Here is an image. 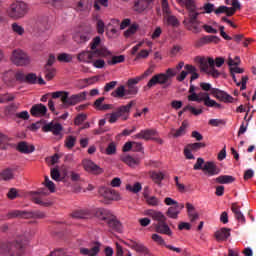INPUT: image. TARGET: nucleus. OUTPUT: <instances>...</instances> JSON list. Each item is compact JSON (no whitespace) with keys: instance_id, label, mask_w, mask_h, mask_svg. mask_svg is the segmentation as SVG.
<instances>
[{"instance_id":"26","label":"nucleus","mask_w":256,"mask_h":256,"mask_svg":"<svg viewBox=\"0 0 256 256\" xmlns=\"http://www.w3.org/2000/svg\"><path fill=\"white\" fill-rule=\"evenodd\" d=\"M229 237H231V229L229 228H222L215 233L217 241H227Z\"/></svg>"},{"instance_id":"35","label":"nucleus","mask_w":256,"mask_h":256,"mask_svg":"<svg viewBox=\"0 0 256 256\" xmlns=\"http://www.w3.org/2000/svg\"><path fill=\"white\" fill-rule=\"evenodd\" d=\"M13 171H15V169L6 168L0 173V179H2L3 181H11V179L15 177V174H13Z\"/></svg>"},{"instance_id":"22","label":"nucleus","mask_w":256,"mask_h":256,"mask_svg":"<svg viewBox=\"0 0 256 256\" xmlns=\"http://www.w3.org/2000/svg\"><path fill=\"white\" fill-rule=\"evenodd\" d=\"M153 5V0H136L134 2V11L136 13H143L146 9H149Z\"/></svg>"},{"instance_id":"37","label":"nucleus","mask_w":256,"mask_h":256,"mask_svg":"<svg viewBox=\"0 0 256 256\" xmlns=\"http://www.w3.org/2000/svg\"><path fill=\"white\" fill-rule=\"evenodd\" d=\"M216 183H220L221 185H229V183H233L235 181V177L230 175H221L215 179Z\"/></svg>"},{"instance_id":"24","label":"nucleus","mask_w":256,"mask_h":256,"mask_svg":"<svg viewBox=\"0 0 256 256\" xmlns=\"http://www.w3.org/2000/svg\"><path fill=\"white\" fill-rule=\"evenodd\" d=\"M17 150L20 153H23L24 155H29L35 151V146L34 145H29V143L22 141L18 143L17 145Z\"/></svg>"},{"instance_id":"56","label":"nucleus","mask_w":256,"mask_h":256,"mask_svg":"<svg viewBox=\"0 0 256 256\" xmlns=\"http://www.w3.org/2000/svg\"><path fill=\"white\" fill-rule=\"evenodd\" d=\"M228 65L229 67H237L239 65H241V58L239 56H235L234 59L229 56L228 58Z\"/></svg>"},{"instance_id":"4","label":"nucleus","mask_w":256,"mask_h":256,"mask_svg":"<svg viewBox=\"0 0 256 256\" xmlns=\"http://www.w3.org/2000/svg\"><path fill=\"white\" fill-rule=\"evenodd\" d=\"M25 243L21 239L14 241H3L0 243V255L21 256Z\"/></svg>"},{"instance_id":"9","label":"nucleus","mask_w":256,"mask_h":256,"mask_svg":"<svg viewBox=\"0 0 256 256\" xmlns=\"http://www.w3.org/2000/svg\"><path fill=\"white\" fill-rule=\"evenodd\" d=\"M8 219H45V213L41 211L27 212L21 210H13L7 214Z\"/></svg>"},{"instance_id":"59","label":"nucleus","mask_w":256,"mask_h":256,"mask_svg":"<svg viewBox=\"0 0 256 256\" xmlns=\"http://www.w3.org/2000/svg\"><path fill=\"white\" fill-rule=\"evenodd\" d=\"M199 64H200V69L201 71H204V73L209 72V65L207 64V59L205 58H199Z\"/></svg>"},{"instance_id":"12","label":"nucleus","mask_w":256,"mask_h":256,"mask_svg":"<svg viewBox=\"0 0 256 256\" xmlns=\"http://www.w3.org/2000/svg\"><path fill=\"white\" fill-rule=\"evenodd\" d=\"M12 61L14 65H18L23 67V65H29L31 63V59L27 53L23 52L22 50H15L12 54Z\"/></svg>"},{"instance_id":"48","label":"nucleus","mask_w":256,"mask_h":256,"mask_svg":"<svg viewBox=\"0 0 256 256\" xmlns=\"http://www.w3.org/2000/svg\"><path fill=\"white\" fill-rule=\"evenodd\" d=\"M14 78L17 83H25L26 74L23 70H18L14 73Z\"/></svg>"},{"instance_id":"27","label":"nucleus","mask_w":256,"mask_h":256,"mask_svg":"<svg viewBox=\"0 0 256 256\" xmlns=\"http://www.w3.org/2000/svg\"><path fill=\"white\" fill-rule=\"evenodd\" d=\"M231 211L234 213V217L237 219V221H239V223H245V215H243L241 208L237 205V203L232 204Z\"/></svg>"},{"instance_id":"20","label":"nucleus","mask_w":256,"mask_h":256,"mask_svg":"<svg viewBox=\"0 0 256 256\" xmlns=\"http://www.w3.org/2000/svg\"><path fill=\"white\" fill-rule=\"evenodd\" d=\"M73 39L78 45H83V43H87L91 39V30L87 29L83 32H78L74 35Z\"/></svg>"},{"instance_id":"33","label":"nucleus","mask_w":256,"mask_h":256,"mask_svg":"<svg viewBox=\"0 0 256 256\" xmlns=\"http://www.w3.org/2000/svg\"><path fill=\"white\" fill-rule=\"evenodd\" d=\"M149 217H152L154 221H158V223H162L163 221H167V217L163 215L160 211L150 210L148 212Z\"/></svg>"},{"instance_id":"15","label":"nucleus","mask_w":256,"mask_h":256,"mask_svg":"<svg viewBox=\"0 0 256 256\" xmlns=\"http://www.w3.org/2000/svg\"><path fill=\"white\" fill-rule=\"evenodd\" d=\"M155 135H157V131L155 129H144L133 135L132 139H143V141H151Z\"/></svg>"},{"instance_id":"55","label":"nucleus","mask_w":256,"mask_h":256,"mask_svg":"<svg viewBox=\"0 0 256 256\" xmlns=\"http://www.w3.org/2000/svg\"><path fill=\"white\" fill-rule=\"evenodd\" d=\"M230 8L227 6H220L214 10L215 15H221V13H226L227 17H233V14H229Z\"/></svg>"},{"instance_id":"44","label":"nucleus","mask_w":256,"mask_h":256,"mask_svg":"<svg viewBox=\"0 0 256 256\" xmlns=\"http://www.w3.org/2000/svg\"><path fill=\"white\" fill-rule=\"evenodd\" d=\"M56 69L53 67H44V75L47 81H51L55 77Z\"/></svg>"},{"instance_id":"10","label":"nucleus","mask_w":256,"mask_h":256,"mask_svg":"<svg viewBox=\"0 0 256 256\" xmlns=\"http://www.w3.org/2000/svg\"><path fill=\"white\" fill-rule=\"evenodd\" d=\"M62 101L64 105H77V103H83V101H87V92L73 94L70 97L69 92L65 93V95L62 97Z\"/></svg>"},{"instance_id":"54","label":"nucleus","mask_w":256,"mask_h":256,"mask_svg":"<svg viewBox=\"0 0 256 256\" xmlns=\"http://www.w3.org/2000/svg\"><path fill=\"white\" fill-rule=\"evenodd\" d=\"M151 238L154 243H157V245H161L162 247H165L167 245L165 239H163L159 234H152Z\"/></svg>"},{"instance_id":"1","label":"nucleus","mask_w":256,"mask_h":256,"mask_svg":"<svg viewBox=\"0 0 256 256\" xmlns=\"http://www.w3.org/2000/svg\"><path fill=\"white\" fill-rule=\"evenodd\" d=\"M140 81H143V77L128 79L126 88L124 85H121L111 93V97H114L115 99H123V97H125V99H131V97H135V95L139 93V87H137V84Z\"/></svg>"},{"instance_id":"36","label":"nucleus","mask_w":256,"mask_h":256,"mask_svg":"<svg viewBox=\"0 0 256 256\" xmlns=\"http://www.w3.org/2000/svg\"><path fill=\"white\" fill-rule=\"evenodd\" d=\"M101 250L100 245L97 244L94 247H92L91 249L89 248H81L80 249V253L81 255H97L99 253V251Z\"/></svg>"},{"instance_id":"40","label":"nucleus","mask_w":256,"mask_h":256,"mask_svg":"<svg viewBox=\"0 0 256 256\" xmlns=\"http://www.w3.org/2000/svg\"><path fill=\"white\" fill-rule=\"evenodd\" d=\"M60 63H71L73 61V55L67 53H60L57 56Z\"/></svg>"},{"instance_id":"61","label":"nucleus","mask_w":256,"mask_h":256,"mask_svg":"<svg viewBox=\"0 0 256 256\" xmlns=\"http://www.w3.org/2000/svg\"><path fill=\"white\" fill-rule=\"evenodd\" d=\"M18 108L19 107L17 106V104L12 103L6 107L5 113H6V115H13L17 111Z\"/></svg>"},{"instance_id":"46","label":"nucleus","mask_w":256,"mask_h":256,"mask_svg":"<svg viewBox=\"0 0 256 256\" xmlns=\"http://www.w3.org/2000/svg\"><path fill=\"white\" fill-rule=\"evenodd\" d=\"M143 189V186H141V183L136 182L133 186L130 184L126 185V190L130 191L131 193H139Z\"/></svg>"},{"instance_id":"64","label":"nucleus","mask_w":256,"mask_h":256,"mask_svg":"<svg viewBox=\"0 0 256 256\" xmlns=\"http://www.w3.org/2000/svg\"><path fill=\"white\" fill-rule=\"evenodd\" d=\"M203 10H204V13H213V11L215 12V5L214 4H211V3H205L203 5Z\"/></svg>"},{"instance_id":"28","label":"nucleus","mask_w":256,"mask_h":256,"mask_svg":"<svg viewBox=\"0 0 256 256\" xmlns=\"http://www.w3.org/2000/svg\"><path fill=\"white\" fill-rule=\"evenodd\" d=\"M73 219H91L92 214L91 211L84 209V210H76L72 214Z\"/></svg>"},{"instance_id":"18","label":"nucleus","mask_w":256,"mask_h":256,"mask_svg":"<svg viewBox=\"0 0 256 256\" xmlns=\"http://www.w3.org/2000/svg\"><path fill=\"white\" fill-rule=\"evenodd\" d=\"M155 231L156 233H160V235H167L168 237L173 235V231L169 227V224H167V220L157 222L155 225Z\"/></svg>"},{"instance_id":"60","label":"nucleus","mask_w":256,"mask_h":256,"mask_svg":"<svg viewBox=\"0 0 256 256\" xmlns=\"http://www.w3.org/2000/svg\"><path fill=\"white\" fill-rule=\"evenodd\" d=\"M205 159L198 158L196 163L194 164V171H203V166L205 165Z\"/></svg>"},{"instance_id":"42","label":"nucleus","mask_w":256,"mask_h":256,"mask_svg":"<svg viewBox=\"0 0 256 256\" xmlns=\"http://www.w3.org/2000/svg\"><path fill=\"white\" fill-rule=\"evenodd\" d=\"M139 30V24H132L125 32L124 37L129 38L135 35Z\"/></svg>"},{"instance_id":"29","label":"nucleus","mask_w":256,"mask_h":256,"mask_svg":"<svg viewBox=\"0 0 256 256\" xmlns=\"http://www.w3.org/2000/svg\"><path fill=\"white\" fill-rule=\"evenodd\" d=\"M121 161L128 165V167H137L139 163H141V160L138 158H133V156L130 155L122 156Z\"/></svg>"},{"instance_id":"11","label":"nucleus","mask_w":256,"mask_h":256,"mask_svg":"<svg viewBox=\"0 0 256 256\" xmlns=\"http://www.w3.org/2000/svg\"><path fill=\"white\" fill-rule=\"evenodd\" d=\"M155 85H164V89H166V87H169V85H171V82H169L167 75H165V73H159L154 75L148 81L146 87L148 89H151V87H155Z\"/></svg>"},{"instance_id":"14","label":"nucleus","mask_w":256,"mask_h":256,"mask_svg":"<svg viewBox=\"0 0 256 256\" xmlns=\"http://www.w3.org/2000/svg\"><path fill=\"white\" fill-rule=\"evenodd\" d=\"M98 193L106 201H120L121 200V196L119 195V193H117V191L111 190L104 186L99 188Z\"/></svg>"},{"instance_id":"6","label":"nucleus","mask_w":256,"mask_h":256,"mask_svg":"<svg viewBox=\"0 0 256 256\" xmlns=\"http://www.w3.org/2000/svg\"><path fill=\"white\" fill-rule=\"evenodd\" d=\"M29 13V5L23 1L12 3L8 15L11 19H23Z\"/></svg>"},{"instance_id":"43","label":"nucleus","mask_w":256,"mask_h":256,"mask_svg":"<svg viewBox=\"0 0 256 256\" xmlns=\"http://www.w3.org/2000/svg\"><path fill=\"white\" fill-rule=\"evenodd\" d=\"M205 143L203 142H196L188 144L186 147L188 149H191L193 153H197V151H200L201 149L205 148Z\"/></svg>"},{"instance_id":"31","label":"nucleus","mask_w":256,"mask_h":256,"mask_svg":"<svg viewBox=\"0 0 256 256\" xmlns=\"http://www.w3.org/2000/svg\"><path fill=\"white\" fill-rule=\"evenodd\" d=\"M226 5H231L229 7L228 15H234V13L237 12V10L241 9V4L239 3V0H225Z\"/></svg>"},{"instance_id":"47","label":"nucleus","mask_w":256,"mask_h":256,"mask_svg":"<svg viewBox=\"0 0 256 256\" xmlns=\"http://www.w3.org/2000/svg\"><path fill=\"white\" fill-rule=\"evenodd\" d=\"M98 45H101V37L96 36L92 42L90 43V49L91 51H99L101 50L103 47L97 48Z\"/></svg>"},{"instance_id":"16","label":"nucleus","mask_w":256,"mask_h":256,"mask_svg":"<svg viewBox=\"0 0 256 256\" xmlns=\"http://www.w3.org/2000/svg\"><path fill=\"white\" fill-rule=\"evenodd\" d=\"M42 131H44V133H53V135L57 136L61 135L63 126L60 123L50 122L42 127Z\"/></svg>"},{"instance_id":"45","label":"nucleus","mask_w":256,"mask_h":256,"mask_svg":"<svg viewBox=\"0 0 256 256\" xmlns=\"http://www.w3.org/2000/svg\"><path fill=\"white\" fill-rule=\"evenodd\" d=\"M145 201H146L147 205H150L151 207H157L161 203L159 198H157L155 196H148L145 198Z\"/></svg>"},{"instance_id":"17","label":"nucleus","mask_w":256,"mask_h":256,"mask_svg":"<svg viewBox=\"0 0 256 256\" xmlns=\"http://www.w3.org/2000/svg\"><path fill=\"white\" fill-rule=\"evenodd\" d=\"M212 96L224 103H233V96L227 94L223 90H219V88L212 89Z\"/></svg>"},{"instance_id":"8","label":"nucleus","mask_w":256,"mask_h":256,"mask_svg":"<svg viewBox=\"0 0 256 256\" xmlns=\"http://www.w3.org/2000/svg\"><path fill=\"white\" fill-rule=\"evenodd\" d=\"M197 17H199V12L196 9L189 10L188 18L183 21V25H185L188 31H192V33H201V26H199L201 22H199Z\"/></svg>"},{"instance_id":"5","label":"nucleus","mask_w":256,"mask_h":256,"mask_svg":"<svg viewBox=\"0 0 256 256\" xmlns=\"http://www.w3.org/2000/svg\"><path fill=\"white\" fill-rule=\"evenodd\" d=\"M99 57H111V51L105 47L95 51H82L78 54L77 59L81 63H93V59Z\"/></svg>"},{"instance_id":"49","label":"nucleus","mask_w":256,"mask_h":256,"mask_svg":"<svg viewBox=\"0 0 256 256\" xmlns=\"http://www.w3.org/2000/svg\"><path fill=\"white\" fill-rule=\"evenodd\" d=\"M75 143H77V137L68 136L65 140V147H67V149H73L75 147Z\"/></svg>"},{"instance_id":"34","label":"nucleus","mask_w":256,"mask_h":256,"mask_svg":"<svg viewBox=\"0 0 256 256\" xmlns=\"http://www.w3.org/2000/svg\"><path fill=\"white\" fill-rule=\"evenodd\" d=\"M164 22L166 23V25H170L171 27H179V20L174 15L165 14Z\"/></svg>"},{"instance_id":"52","label":"nucleus","mask_w":256,"mask_h":256,"mask_svg":"<svg viewBox=\"0 0 256 256\" xmlns=\"http://www.w3.org/2000/svg\"><path fill=\"white\" fill-rule=\"evenodd\" d=\"M109 7V0H95L94 1V9L95 11H101V6Z\"/></svg>"},{"instance_id":"57","label":"nucleus","mask_w":256,"mask_h":256,"mask_svg":"<svg viewBox=\"0 0 256 256\" xmlns=\"http://www.w3.org/2000/svg\"><path fill=\"white\" fill-rule=\"evenodd\" d=\"M75 10L78 13H83V12L87 11V4H85V2L83 0H80L79 2H77L76 6H75Z\"/></svg>"},{"instance_id":"53","label":"nucleus","mask_w":256,"mask_h":256,"mask_svg":"<svg viewBox=\"0 0 256 256\" xmlns=\"http://www.w3.org/2000/svg\"><path fill=\"white\" fill-rule=\"evenodd\" d=\"M152 179L157 183L158 185L161 184L163 179H165V174L163 172H153L152 173Z\"/></svg>"},{"instance_id":"19","label":"nucleus","mask_w":256,"mask_h":256,"mask_svg":"<svg viewBox=\"0 0 256 256\" xmlns=\"http://www.w3.org/2000/svg\"><path fill=\"white\" fill-rule=\"evenodd\" d=\"M202 169H203L204 173H207L209 175V177L219 175V173L221 172V170H219V167H217V165L213 161H207L203 165Z\"/></svg>"},{"instance_id":"51","label":"nucleus","mask_w":256,"mask_h":256,"mask_svg":"<svg viewBox=\"0 0 256 256\" xmlns=\"http://www.w3.org/2000/svg\"><path fill=\"white\" fill-rule=\"evenodd\" d=\"M24 83H28L29 85H36V83H37V74H35V73H28L26 75Z\"/></svg>"},{"instance_id":"21","label":"nucleus","mask_w":256,"mask_h":256,"mask_svg":"<svg viewBox=\"0 0 256 256\" xmlns=\"http://www.w3.org/2000/svg\"><path fill=\"white\" fill-rule=\"evenodd\" d=\"M32 117H45L47 115V106L44 104H35L30 109Z\"/></svg>"},{"instance_id":"30","label":"nucleus","mask_w":256,"mask_h":256,"mask_svg":"<svg viewBox=\"0 0 256 256\" xmlns=\"http://www.w3.org/2000/svg\"><path fill=\"white\" fill-rule=\"evenodd\" d=\"M186 209H187L188 217L192 223L194 221H197V219H199V213L195 211V206H193V204L186 203Z\"/></svg>"},{"instance_id":"62","label":"nucleus","mask_w":256,"mask_h":256,"mask_svg":"<svg viewBox=\"0 0 256 256\" xmlns=\"http://www.w3.org/2000/svg\"><path fill=\"white\" fill-rule=\"evenodd\" d=\"M12 31H14V33H17V35H23V33H25V29L17 23L12 24Z\"/></svg>"},{"instance_id":"32","label":"nucleus","mask_w":256,"mask_h":256,"mask_svg":"<svg viewBox=\"0 0 256 256\" xmlns=\"http://www.w3.org/2000/svg\"><path fill=\"white\" fill-rule=\"evenodd\" d=\"M32 201L33 203H36V205H41L42 207H51V202L43 201V198L41 197L39 192L33 193Z\"/></svg>"},{"instance_id":"50","label":"nucleus","mask_w":256,"mask_h":256,"mask_svg":"<svg viewBox=\"0 0 256 256\" xmlns=\"http://www.w3.org/2000/svg\"><path fill=\"white\" fill-rule=\"evenodd\" d=\"M99 81V77L98 76H93L91 78H86L81 80V83H83V87H89V85H95V83H97Z\"/></svg>"},{"instance_id":"13","label":"nucleus","mask_w":256,"mask_h":256,"mask_svg":"<svg viewBox=\"0 0 256 256\" xmlns=\"http://www.w3.org/2000/svg\"><path fill=\"white\" fill-rule=\"evenodd\" d=\"M82 165L84 170L91 175H102V173L104 172L103 168H101L99 165L89 159L83 160Z\"/></svg>"},{"instance_id":"23","label":"nucleus","mask_w":256,"mask_h":256,"mask_svg":"<svg viewBox=\"0 0 256 256\" xmlns=\"http://www.w3.org/2000/svg\"><path fill=\"white\" fill-rule=\"evenodd\" d=\"M221 41L220 37L209 35V36H204L200 38L198 41L195 43V47H203V45H209V43H219Z\"/></svg>"},{"instance_id":"7","label":"nucleus","mask_w":256,"mask_h":256,"mask_svg":"<svg viewBox=\"0 0 256 256\" xmlns=\"http://www.w3.org/2000/svg\"><path fill=\"white\" fill-rule=\"evenodd\" d=\"M135 105V100H132L127 105H122L118 107L115 112L106 114V119H108V123H117V121H119V117H123L124 115L131 113V108Z\"/></svg>"},{"instance_id":"58","label":"nucleus","mask_w":256,"mask_h":256,"mask_svg":"<svg viewBox=\"0 0 256 256\" xmlns=\"http://www.w3.org/2000/svg\"><path fill=\"white\" fill-rule=\"evenodd\" d=\"M117 153V145L111 142L106 148V155H115Z\"/></svg>"},{"instance_id":"38","label":"nucleus","mask_w":256,"mask_h":256,"mask_svg":"<svg viewBox=\"0 0 256 256\" xmlns=\"http://www.w3.org/2000/svg\"><path fill=\"white\" fill-rule=\"evenodd\" d=\"M111 57V59L107 60L108 65H117L118 63H123L125 61V55L113 56L111 52V56H107V58Z\"/></svg>"},{"instance_id":"63","label":"nucleus","mask_w":256,"mask_h":256,"mask_svg":"<svg viewBox=\"0 0 256 256\" xmlns=\"http://www.w3.org/2000/svg\"><path fill=\"white\" fill-rule=\"evenodd\" d=\"M117 87V81H111L106 83L104 86V93H109V91H113V89Z\"/></svg>"},{"instance_id":"3","label":"nucleus","mask_w":256,"mask_h":256,"mask_svg":"<svg viewBox=\"0 0 256 256\" xmlns=\"http://www.w3.org/2000/svg\"><path fill=\"white\" fill-rule=\"evenodd\" d=\"M195 89H197L194 85H190L188 95V101H195L196 103H204L205 107H214L215 109H221V104L217 103V101L211 99L209 92H200L196 93Z\"/></svg>"},{"instance_id":"39","label":"nucleus","mask_w":256,"mask_h":256,"mask_svg":"<svg viewBox=\"0 0 256 256\" xmlns=\"http://www.w3.org/2000/svg\"><path fill=\"white\" fill-rule=\"evenodd\" d=\"M134 251H136V253H141L142 255H151V251L149 250V248H147V246H145V244H141L138 242H136Z\"/></svg>"},{"instance_id":"41","label":"nucleus","mask_w":256,"mask_h":256,"mask_svg":"<svg viewBox=\"0 0 256 256\" xmlns=\"http://www.w3.org/2000/svg\"><path fill=\"white\" fill-rule=\"evenodd\" d=\"M179 213H181L176 206H171L168 208L166 215L170 217V219H177L179 217Z\"/></svg>"},{"instance_id":"2","label":"nucleus","mask_w":256,"mask_h":256,"mask_svg":"<svg viewBox=\"0 0 256 256\" xmlns=\"http://www.w3.org/2000/svg\"><path fill=\"white\" fill-rule=\"evenodd\" d=\"M95 217L100 221H104L111 231H115L116 233L123 231V224H121V221L117 219V216H115L111 210L98 208L95 211Z\"/></svg>"},{"instance_id":"25","label":"nucleus","mask_w":256,"mask_h":256,"mask_svg":"<svg viewBox=\"0 0 256 256\" xmlns=\"http://www.w3.org/2000/svg\"><path fill=\"white\" fill-rule=\"evenodd\" d=\"M189 127V122H187V120H184L181 124V126L179 127V129L175 130L173 129V137L175 139L179 138V137H183V135H186L187 133V128Z\"/></svg>"}]
</instances>
